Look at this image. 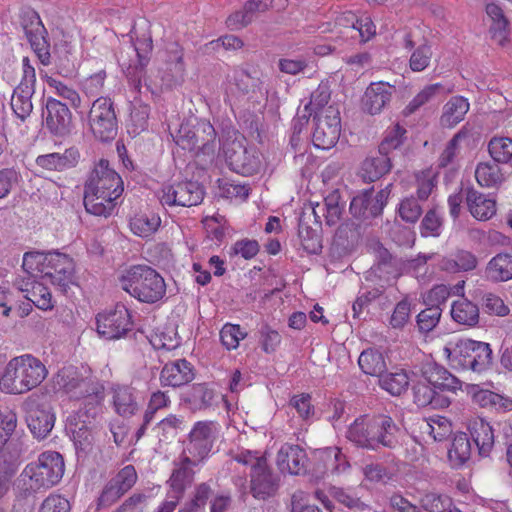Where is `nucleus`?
Here are the masks:
<instances>
[{
    "label": "nucleus",
    "instance_id": "37998d69",
    "mask_svg": "<svg viewBox=\"0 0 512 512\" xmlns=\"http://www.w3.org/2000/svg\"><path fill=\"white\" fill-rule=\"evenodd\" d=\"M475 178L480 186L492 188L502 183L503 174L496 162H481L476 167Z\"/></svg>",
    "mask_w": 512,
    "mask_h": 512
},
{
    "label": "nucleus",
    "instance_id": "ddd939ff",
    "mask_svg": "<svg viewBox=\"0 0 512 512\" xmlns=\"http://www.w3.org/2000/svg\"><path fill=\"white\" fill-rule=\"evenodd\" d=\"M23 75L11 96V108L16 116L24 121L33 111L32 97L35 93L36 73L28 57L22 60Z\"/></svg>",
    "mask_w": 512,
    "mask_h": 512
},
{
    "label": "nucleus",
    "instance_id": "f03ea898",
    "mask_svg": "<svg viewBox=\"0 0 512 512\" xmlns=\"http://www.w3.org/2000/svg\"><path fill=\"white\" fill-rule=\"evenodd\" d=\"M45 365L32 355L13 358L0 379V389L9 394H23L39 386L47 376Z\"/></svg>",
    "mask_w": 512,
    "mask_h": 512
},
{
    "label": "nucleus",
    "instance_id": "603ef678",
    "mask_svg": "<svg viewBox=\"0 0 512 512\" xmlns=\"http://www.w3.org/2000/svg\"><path fill=\"white\" fill-rule=\"evenodd\" d=\"M422 507L428 512H461L453 506L452 499L446 495L428 493L421 498Z\"/></svg>",
    "mask_w": 512,
    "mask_h": 512
},
{
    "label": "nucleus",
    "instance_id": "ea45409f",
    "mask_svg": "<svg viewBox=\"0 0 512 512\" xmlns=\"http://www.w3.org/2000/svg\"><path fill=\"white\" fill-rule=\"evenodd\" d=\"M214 391L206 384H194L186 393L184 401L190 405L193 410L207 409L212 405L214 399Z\"/></svg>",
    "mask_w": 512,
    "mask_h": 512
},
{
    "label": "nucleus",
    "instance_id": "e433bc0d",
    "mask_svg": "<svg viewBox=\"0 0 512 512\" xmlns=\"http://www.w3.org/2000/svg\"><path fill=\"white\" fill-rule=\"evenodd\" d=\"M486 277L493 282H504L512 279V255L500 253L487 264Z\"/></svg>",
    "mask_w": 512,
    "mask_h": 512
},
{
    "label": "nucleus",
    "instance_id": "0eeeda50",
    "mask_svg": "<svg viewBox=\"0 0 512 512\" xmlns=\"http://www.w3.org/2000/svg\"><path fill=\"white\" fill-rule=\"evenodd\" d=\"M153 41L151 36L138 40L134 47H129L131 53L135 54V60L127 61L124 52H121L118 59L123 68L130 85L135 91L141 93L142 86L153 92V88L146 77V66L149 62V53L152 51Z\"/></svg>",
    "mask_w": 512,
    "mask_h": 512
},
{
    "label": "nucleus",
    "instance_id": "a18cd8bd",
    "mask_svg": "<svg viewBox=\"0 0 512 512\" xmlns=\"http://www.w3.org/2000/svg\"><path fill=\"white\" fill-rule=\"evenodd\" d=\"M341 196L338 190L331 192L324 199V203L318 206L325 218L326 224L335 225L341 219L344 206L340 203Z\"/></svg>",
    "mask_w": 512,
    "mask_h": 512
},
{
    "label": "nucleus",
    "instance_id": "6e6552de",
    "mask_svg": "<svg viewBox=\"0 0 512 512\" xmlns=\"http://www.w3.org/2000/svg\"><path fill=\"white\" fill-rule=\"evenodd\" d=\"M27 425L37 439H44L51 432L55 417L44 394L33 393L22 403Z\"/></svg>",
    "mask_w": 512,
    "mask_h": 512
},
{
    "label": "nucleus",
    "instance_id": "2f4dec72",
    "mask_svg": "<svg viewBox=\"0 0 512 512\" xmlns=\"http://www.w3.org/2000/svg\"><path fill=\"white\" fill-rule=\"evenodd\" d=\"M466 203L472 216L478 220H488L496 212L495 201L486 198L474 188L466 190Z\"/></svg>",
    "mask_w": 512,
    "mask_h": 512
},
{
    "label": "nucleus",
    "instance_id": "6e6d98bb",
    "mask_svg": "<svg viewBox=\"0 0 512 512\" xmlns=\"http://www.w3.org/2000/svg\"><path fill=\"white\" fill-rule=\"evenodd\" d=\"M212 494V489L207 483H201L195 487L193 497L185 503L180 512H200L206 505Z\"/></svg>",
    "mask_w": 512,
    "mask_h": 512
},
{
    "label": "nucleus",
    "instance_id": "7ed1b4c3",
    "mask_svg": "<svg viewBox=\"0 0 512 512\" xmlns=\"http://www.w3.org/2000/svg\"><path fill=\"white\" fill-rule=\"evenodd\" d=\"M123 290L145 303H155L166 294L163 277L153 268L146 265H135L121 277Z\"/></svg>",
    "mask_w": 512,
    "mask_h": 512
},
{
    "label": "nucleus",
    "instance_id": "1a4fd4ad",
    "mask_svg": "<svg viewBox=\"0 0 512 512\" xmlns=\"http://www.w3.org/2000/svg\"><path fill=\"white\" fill-rule=\"evenodd\" d=\"M88 123L93 135L102 142L111 141L117 136V118L110 98L98 97L93 101Z\"/></svg>",
    "mask_w": 512,
    "mask_h": 512
},
{
    "label": "nucleus",
    "instance_id": "4d7b16f0",
    "mask_svg": "<svg viewBox=\"0 0 512 512\" xmlns=\"http://www.w3.org/2000/svg\"><path fill=\"white\" fill-rule=\"evenodd\" d=\"M160 225V218L152 215H140L131 220L130 226L132 231L141 237H147L157 230Z\"/></svg>",
    "mask_w": 512,
    "mask_h": 512
},
{
    "label": "nucleus",
    "instance_id": "774afa93",
    "mask_svg": "<svg viewBox=\"0 0 512 512\" xmlns=\"http://www.w3.org/2000/svg\"><path fill=\"white\" fill-rule=\"evenodd\" d=\"M442 218L437 214L436 210H429L421 222V235L424 237H438L441 234Z\"/></svg>",
    "mask_w": 512,
    "mask_h": 512
},
{
    "label": "nucleus",
    "instance_id": "c756f323",
    "mask_svg": "<svg viewBox=\"0 0 512 512\" xmlns=\"http://www.w3.org/2000/svg\"><path fill=\"white\" fill-rule=\"evenodd\" d=\"M414 403L418 407H431L433 409H443L450 405L448 397L437 391L430 384L418 382L413 386Z\"/></svg>",
    "mask_w": 512,
    "mask_h": 512
},
{
    "label": "nucleus",
    "instance_id": "4468645a",
    "mask_svg": "<svg viewBox=\"0 0 512 512\" xmlns=\"http://www.w3.org/2000/svg\"><path fill=\"white\" fill-rule=\"evenodd\" d=\"M84 188L90 191V202L94 200V191L114 194L113 197H120L123 192V181L109 167L108 160L101 159L91 171Z\"/></svg>",
    "mask_w": 512,
    "mask_h": 512
},
{
    "label": "nucleus",
    "instance_id": "052dcab7",
    "mask_svg": "<svg viewBox=\"0 0 512 512\" xmlns=\"http://www.w3.org/2000/svg\"><path fill=\"white\" fill-rule=\"evenodd\" d=\"M426 432L432 436L435 441L446 440L452 433L451 423L444 417L431 418L426 423Z\"/></svg>",
    "mask_w": 512,
    "mask_h": 512
},
{
    "label": "nucleus",
    "instance_id": "8fccbe9b",
    "mask_svg": "<svg viewBox=\"0 0 512 512\" xmlns=\"http://www.w3.org/2000/svg\"><path fill=\"white\" fill-rule=\"evenodd\" d=\"M54 55L57 72L64 77L71 76L75 72V64L70 46L67 43L55 45Z\"/></svg>",
    "mask_w": 512,
    "mask_h": 512
},
{
    "label": "nucleus",
    "instance_id": "f704fd0d",
    "mask_svg": "<svg viewBox=\"0 0 512 512\" xmlns=\"http://www.w3.org/2000/svg\"><path fill=\"white\" fill-rule=\"evenodd\" d=\"M93 201H89L90 191L84 188V206L88 213L95 216L107 217L111 215L115 208V201L119 197H113L114 194L102 193L94 191Z\"/></svg>",
    "mask_w": 512,
    "mask_h": 512
},
{
    "label": "nucleus",
    "instance_id": "49530a36",
    "mask_svg": "<svg viewBox=\"0 0 512 512\" xmlns=\"http://www.w3.org/2000/svg\"><path fill=\"white\" fill-rule=\"evenodd\" d=\"M379 385L393 396H399L409 386V377L404 371L395 373L384 372L379 377Z\"/></svg>",
    "mask_w": 512,
    "mask_h": 512
},
{
    "label": "nucleus",
    "instance_id": "a878e982",
    "mask_svg": "<svg viewBox=\"0 0 512 512\" xmlns=\"http://www.w3.org/2000/svg\"><path fill=\"white\" fill-rule=\"evenodd\" d=\"M251 493L261 500L273 496L278 489V478L268 468L266 461L251 471Z\"/></svg>",
    "mask_w": 512,
    "mask_h": 512
},
{
    "label": "nucleus",
    "instance_id": "9d476101",
    "mask_svg": "<svg viewBox=\"0 0 512 512\" xmlns=\"http://www.w3.org/2000/svg\"><path fill=\"white\" fill-rule=\"evenodd\" d=\"M217 437V424L213 421H198L191 429L182 456L197 463L202 462L211 452Z\"/></svg>",
    "mask_w": 512,
    "mask_h": 512
},
{
    "label": "nucleus",
    "instance_id": "58836bf2",
    "mask_svg": "<svg viewBox=\"0 0 512 512\" xmlns=\"http://www.w3.org/2000/svg\"><path fill=\"white\" fill-rule=\"evenodd\" d=\"M115 411L122 417H130L138 410V403L132 388L117 387L113 394Z\"/></svg>",
    "mask_w": 512,
    "mask_h": 512
},
{
    "label": "nucleus",
    "instance_id": "7c9ffc66",
    "mask_svg": "<svg viewBox=\"0 0 512 512\" xmlns=\"http://www.w3.org/2000/svg\"><path fill=\"white\" fill-rule=\"evenodd\" d=\"M392 168L391 158L385 153L377 152L368 156L361 165V177L365 182H375L386 175Z\"/></svg>",
    "mask_w": 512,
    "mask_h": 512
},
{
    "label": "nucleus",
    "instance_id": "c03bdc74",
    "mask_svg": "<svg viewBox=\"0 0 512 512\" xmlns=\"http://www.w3.org/2000/svg\"><path fill=\"white\" fill-rule=\"evenodd\" d=\"M452 91L453 86L446 87L441 83L428 85L411 100L406 109L409 113H413L424 104L433 100L436 96L446 95L452 93Z\"/></svg>",
    "mask_w": 512,
    "mask_h": 512
},
{
    "label": "nucleus",
    "instance_id": "e2e57ef3",
    "mask_svg": "<svg viewBox=\"0 0 512 512\" xmlns=\"http://www.w3.org/2000/svg\"><path fill=\"white\" fill-rule=\"evenodd\" d=\"M442 310L440 307L428 306L417 315V325L421 332L432 331L439 323Z\"/></svg>",
    "mask_w": 512,
    "mask_h": 512
},
{
    "label": "nucleus",
    "instance_id": "09e8293b",
    "mask_svg": "<svg viewBox=\"0 0 512 512\" xmlns=\"http://www.w3.org/2000/svg\"><path fill=\"white\" fill-rule=\"evenodd\" d=\"M376 264L373 272L380 278L388 280L390 275L395 274V265L390 252L382 244H375Z\"/></svg>",
    "mask_w": 512,
    "mask_h": 512
},
{
    "label": "nucleus",
    "instance_id": "5701e85b",
    "mask_svg": "<svg viewBox=\"0 0 512 512\" xmlns=\"http://www.w3.org/2000/svg\"><path fill=\"white\" fill-rule=\"evenodd\" d=\"M421 372L424 380L440 393L442 391H456L461 388V381L445 367L435 362L424 364Z\"/></svg>",
    "mask_w": 512,
    "mask_h": 512
},
{
    "label": "nucleus",
    "instance_id": "f3484780",
    "mask_svg": "<svg viewBox=\"0 0 512 512\" xmlns=\"http://www.w3.org/2000/svg\"><path fill=\"white\" fill-rule=\"evenodd\" d=\"M390 188L391 184L387 185L376 194H373V190L370 189L355 196L349 208L352 216L361 220H369L381 215L390 195Z\"/></svg>",
    "mask_w": 512,
    "mask_h": 512
},
{
    "label": "nucleus",
    "instance_id": "72a5a7b5",
    "mask_svg": "<svg viewBox=\"0 0 512 512\" xmlns=\"http://www.w3.org/2000/svg\"><path fill=\"white\" fill-rule=\"evenodd\" d=\"M451 317L460 325L475 327L480 319L479 307L466 298L459 299L451 306Z\"/></svg>",
    "mask_w": 512,
    "mask_h": 512
},
{
    "label": "nucleus",
    "instance_id": "39448f33",
    "mask_svg": "<svg viewBox=\"0 0 512 512\" xmlns=\"http://www.w3.org/2000/svg\"><path fill=\"white\" fill-rule=\"evenodd\" d=\"M444 352L454 367L473 372H482L492 363V350L485 342L471 339L460 340L453 348L445 347Z\"/></svg>",
    "mask_w": 512,
    "mask_h": 512
},
{
    "label": "nucleus",
    "instance_id": "4c0bfd02",
    "mask_svg": "<svg viewBox=\"0 0 512 512\" xmlns=\"http://www.w3.org/2000/svg\"><path fill=\"white\" fill-rule=\"evenodd\" d=\"M476 256L466 250H458L451 257L443 258L440 267L449 273L467 272L476 268Z\"/></svg>",
    "mask_w": 512,
    "mask_h": 512
},
{
    "label": "nucleus",
    "instance_id": "13d9d810",
    "mask_svg": "<svg viewBox=\"0 0 512 512\" xmlns=\"http://www.w3.org/2000/svg\"><path fill=\"white\" fill-rule=\"evenodd\" d=\"M360 238V231L357 225L354 223H343L336 230L334 241L344 248H348L351 245L358 242Z\"/></svg>",
    "mask_w": 512,
    "mask_h": 512
},
{
    "label": "nucleus",
    "instance_id": "de8ad7c7",
    "mask_svg": "<svg viewBox=\"0 0 512 512\" xmlns=\"http://www.w3.org/2000/svg\"><path fill=\"white\" fill-rule=\"evenodd\" d=\"M472 454V447L466 433L456 434L453 438L451 448L448 450L450 461L458 465L464 464Z\"/></svg>",
    "mask_w": 512,
    "mask_h": 512
},
{
    "label": "nucleus",
    "instance_id": "5fc2aeb1",
    "mask_svg": "<svg viewBox=\"0 0 512 512\" xmlns=\"http://www.w3.org/2000/svg\"><path fill=\"white\" fill-rule=\"evenodd\" d=\"M25 485L17 480V495L13 504L12 512H33L35 507L34 494L36 490L25 489Z\"/></svg>",
    "mask_w": 512,
    "mask_h": 512
},
{
    "label": "nucleus",
    "instance_id": "20e7f679",
    "mask_svg": "<svg viewBox=\"0 0 512 512\" xmlns=\"http://www.w3.org/2000/svg\"><path fill=\"white\" fill-rule=\"evenodd\" d=\"M64 474V460L55 451L42 453L37 463L28 464L18 479L30 490L40 491L56 485ZM27 489V487H25Z\"/></svg>",
    "mask_w": 512,
    "mask_h": 512
},
{
    "label": "nucleus",
    "instance_id": "f8f14e48",
    "mask_svg": "<svg viewBox=\"0 0 512 512\" xmlns=\"http://www.w3.org/2000/svg\"><path fill=\"white\" fill-rule=\"evenodd\" d=\"M315 129L312 140L319 149H330L336 145L341 132L340 112L336 107L315 112Z\"/></svg>",
    "mask_w": 512,
    "mask_h": 512
},
{
    "label": "nucleus",
    "instance_id": "864d4df0",
    "mask_svg": "<svg viewBox=\"0 0 512 512\" xmlns=\"http://www.w3.org/2000/svg\"><path fill=\"white\" fill-rule=\"evenodd\" d=\"M150 107L147 104L136 102L130 112L129 132L135 135L140 134L148 127Z\"/></svg>",
    "mask_w": 512,
    "mask_h": 512
},
{
    "label": "nucleus",
    "instance_id": "412c9836",
    "mask_svg": "<svg viewBox=\"0 0 512 512\" xmlns=\"http://www.w3.org/2000/svg\"><path fill=\"white\" fill-rule=\"evenodd\" d=\"M47 129L54 135L65 136L72 129V114L66 104L49 97L42 114Z\"/></svg>",
    "mask_w": 512,
    "mask_h": 512
},
{
    "label": "nucleus",
    "instance_id": "3c124183",
    "mask_svg": "<svg viewBox=\"0 0 512 512\" xmlns=\"http://www.w3.org/2000/svg\"><path fill=\"white\" fill-rule=\"evenodd\" d=\"M488 151L496 163H508L512 159V139L493 137L489 141Z\"/></svg>",
    "mask_w": 512,
    "mask_h": 512
},
{
    "label": "nucleus",
    "instance_id": "6ab92c4d",
    "mask_svg": "<svg viewBox=\"0 0 512 512\" xmlns=\"http://www.w3.org/2000/svg\"><path fill=\"white\" fill-rule=\"evenodd\" d=\"M132 326L128 309L117 306L114 310L99 314L97 317V332L106 339H119Z\"/></svg>",
    "mask_w": 512,
    "mask_h": 512
},
{
    "label": "nucleus",
    "instance_id": "9b49d317",
    "mask_svg": "<svg viewBox=\"0 0 512 512\" xmlns=\"http://www.w3.org/2000/svg\"><path fill=\"white\" fill-rule=\"evenodd\" d=\"M225 160L230 169L240 175L250 176L261 168L260 154L255 148H248L244 140H233L224 146Z\"/></svg>",
    "mask_w": 512,
    "mask_h": 512
},
{
    "label": "nucleus",
    "instance_id": "2eb2a0df",
    "mask_svg": "<svg viewBox=\"0 0 512 512\" xmlns=\"http://www.w3.org/2000/svg\"><path fill=\"white\" fill-rule=\"evenodd\" d=\"M204 198L203 187L196 181L179 182L164 186L159 197L163 206L191 207L200 204Z\"/></svg>",
    "mask_w": 512,
    "mask_h": 512
},
{
    "label": "nucleus",
    "instance_id": "c9c22d12",
    "mask_svg": "<svg viewBox=\"0 0 512 512\" xmlns=\"http://www.w3.org/2000/svg\"><path fill=\"white\" fill-rule=\"evenodd\" d=\"M469 102L463 96L452 97L445 105L440 118L444 127L452 128L464 119L469 110Z\"/></svg>",
    "mask_w": 512,
    "mask_h": 512
},
{
    "label": "nucleus",
    "instance_id": "393cba45",
    "mask_svg": "<svg viewBox=\"0 0 512 512\" xmlns=\"http://www.w3.org/2000/svg\"><path fill=\"white\" fill-rule=\"evenodd\" d=\"M198 464L188 457L180 455L179 461L174 462V468L168 480L169 492L183 497L185 490L194 481L195 472L192 468Z\"/></svg>",
    "mask_w": 512,
    "mask_h": 512
},
{
    "label": "nucleus",
    "instance_id": "aec40b11",
    "mask_svg": "<svg viewBox=\"0 0 512 512\" xmlns=\"http://www.w3.org/2000/svg\"><path fill=\"white\" fill-rule=\"evenodd\" d=\"M179 134L178 142L187 141L189 149H195L204 154L214 151L216 131L211 123L206 120L197 122L193 129L182 126Z\"/></svg>",
    "mask_w": 512,
    "mask_h": 512
},
{
    "label": "nucleus",
    "instance_id": "69168bd1",
    "mask_svg": "<svg viewBox=\"0 0 512 512\" xmlns=\"http://www.w3.org/2000/svg\"><path fill=\"white\" fill-rule=\"evenodd\" d=\"M324 455L327 467L331 470L332 473L339 474L345 472L350 467L346 456L338 447L328 448L324 452Z\"/></svg>",
    "mask_w": 512,
    "mask_h": 512
},
{
    "label": "nucleus",
    "instance_id": "a19ab883",
    "mask_svg": "<svg viewBox=\"0 0 512 512\" xmlns=\"http://www.w3.org/2000/svg\"><path fill=\"white\" fill-rule=\"evenodd\" d=\"M358 364L367 375L379 378L386 372V363L382 353L374 349L364 350L359 356Z\"/></svg>",
    "mask_w": 512,
    "mask_h": 512
},
{
    "label": "nucleus",
    "instance_id": "c85d7f7f",
    "mask_svg": "<svg viewBox=\"0 0 512 512\" xmlns=\"http://www.w3.org/2000/svg\"><path fill=\"white\" fill-rule=\"evenodd\" d=\"M308 215H300L298 237L303 249L310 254H318L322 250L321 224L319 221L312 226L307 221Z\"/></svg>",
    "mask_w": 512,
    "mask_h": 512
},
{
    "label": "nucleus",
    "instance_id": "338daca9",
    "mask_svg": "<svg viewBox=\"0 0 512 512\" xmlns=\"http://www.w3.org/2000/svg\"><path fill=\"white\" fill-rule=\"evenodd\" d=\"M93 434L85 426H82L74 433V445L77 456L86 457L93 450Z\"/></svg>",
    "mask_w": 512,
    "mask_h": 512
},
{
    "label": "nucleus",
    "instance_id": "79ce46f5",
    "mask_svg": "<svg viewBox=\"0 0 512 512\" xmlns=\"http://www.w3.org/2000/svg\"><path fill=\"white\" fill-rule=\"evenodd\" d=\"M21 291L26 292L25 298L33 303L36 307L47 310L53 307L51 302V293L48 288L39 282H27L25 287L22 285L19 288Z\"/></svg>",
    "mask_w": 512,
    "mask_h": 512
},
{
    "label": "nucleus",
    "instance_id": "bf43d9fd",
    "mask_svg": "<svg viewBox=\"0 0 512 512\" xmlns=\"http://www.w3.org/2000/svg\"><path fill=\"white\" fill-rule=\"evenodd\" d=\"M48 258H50V253L26 252L23 256L22 267L31 276H34L35 271L44 274L47 268Z\"/></svg>",
    "mask_w": 512,
    "mask_h": 512
},
{
    "label": "nucleus",
    "instance_id": "0e129e2a",
    "mask_svg": "<svg viewBox=\"0 0 512 512\" xmlns=\"http://www.w3.org/2000/svg\"><path fill=\"white\" fill-rule=\"evenodd\" d=\"M358 20L359 18L352 11L342 12L335 18L334 28L331 31L337 34H346L347 37H350L356 31L355 27Z\"/></svg>",
    "mask_w": 512,
    "mask_h": 512
},
{
    "label": "nucleus",
    "instance_id": "b1692460",
    "mask_svg": "<svg viewBox=\"0 0 512 512\" xmlns=\"http://www.w3.org/2000/svg\"><path fill=\"white\" fill-rule=\"evenodd\" d=\"M395 87L386 82L371 83L362 98L363 110L371 115L380 113L390 102Z\"/></svg>",
    "mask_w": 512,
    "mask_h": 512
},
{
    "label": "nucleus",
    "instance_id": "dca6fc26",
    "mask_svg": "<svg viewBox=\"0 0 512 512\" xmlns=\"http://www.w3.org/2000/svg\"><path fill=\"white\" fill-rule=\"evenodd\" d=\"M21 26L39 61L45 66L49 65L51 54L46 39L47 30L39 15L33 10L25 12L22 15Z\"/></svg>",
    "mask_w": 512,
    "mask_h": 512
},
{
    "label": "nucleus",
    "instance_id": "680f3d73",
    "mask_svg": "<svg viewBox=\"0 0 512 512\" xmlns=\"http://www.w3.org/2000/svg\"><path fill=\"white\" fill-rule=\"evenodd\" d=\"M406 130L399 126L395 125L390 131L387 132L386 136L382 140L379 145V152L385 153L389 156V154L402 145L404 135Z\"/></svg>",
    "mask_w": 512,
    "mask_h": 512
},
{
    "label": "nucleus",
    "instance_id": "423d86ee",
    "mask_svg": "<svg viewBox=\"0 0 512 512\" xmlns=\"http://www.w3.org/2000/svg\"><path fill=\"white\" fill-rule=\"evenodd\" d=\"M56 384L70 399L80 400L89 398L100 402L103 399L104 388L90 373L85 374L69 366L61 369L56 376Z\"/></svg>",
    "mask_w": 512,
    "mask_h": 512
},
{
    "label": "nucleus",
    "instance_id": "f257e3e1",
    "mask_svg": "<svg viewBox=\"0 0 512 512\" xmlns=\"http://www.w3.org/2000/svg\"><path fill=\"white\" fill-rule=\"evenodd\" d=\"M398 427L387 415L360 416L349 426L347 439L357 447L377 450L380 446L394 448Z\"/></svg>",
    "mask_w": 512,
    "mask_h": 512
},
{
    "label": "nucleus",
    "instance_id": "a211bd4d",
    "mask_svg": "<svg viewBox=\"0 0 512 512\" xmlns=\"http://www.w3.org/2000/svg\"><path fill=\"white\" fill-rule=\"evenodd\" d=\"M74 262L66 254L50 253L48 264L42 279L56 286L61 292H67L73 284Z\"/></svg>",
    "mask_w": 512,
    "mask_h": 512
},
{
    "label": "nucleus",
    "instance_id": "473e14b6",
    "mask_svg": "<svg viewBox=\"0 0 512 512\" xmlns=\"http://www.w3.org/2000/svg\"><path fill=\"white\" fill-rule=\"evenodd\" d=\"M486 13L492 21L489 29L492 39L501 46L505 45L510 31L509 21L505 17L503 10L497 4L490 3L486 6Z\"/></svg>",
    "mask_w": 512,
    "mask_h": 512
},
{
    "label": "nucleus",
    "instance_id": "cd10ccee",
    "mask_svg": "<svg viewBox=\"0 0 512 512\" xmlns=\"http://www.w3.org/2000/svg\"><path fill=\"white\" fill-rule=\"evenodd\" d=\"M468 431L478 454L483 457L489 456L495 444L494 430L490 424L482 418H474L469 422Z\"/></svg>",
    "mask_w": 512,
    "mask_h": 512
},
{
    "label": "nucleus",
    "instance_id": "4be33fe9",
    "mask_svg": "<svg viewBox=\"0 0 512 512\" xmlns=\"http://www.w3.org/2000/svg\"><path fill=\"white\" fill-rule=\"evenodd\" d=\"M308 458L299 445L284 444L277 453L276 463L281 472L300 475L306 472Z\"/></svg>",
    "mask_w": 512,
    "mask_h": 512
},
{
    "label": "nucleus",
    "instance_id": "bb28decb",
    "mask_svg": "<svg viewBox=\"0 0 512 512\" xmlns=\"http://www.w3.org/2000/svg\"><path fill=\"white\" fill-rule=\"evenodd\" d=\"M193 378L192 366L185 359L165 364L160 373L162 386L179 387L189 383Z\"/></svg>",
    "mask_w": 512,
    "mask_h": 512
}]
</instances>
